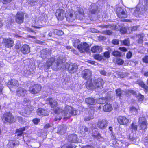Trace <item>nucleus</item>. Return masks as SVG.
I'll use <instances>...</instances> for the list:
<instances>
[{
	"instance_id": "4c0bfd02",
	"label": "nucleus",
	"mask_w": 148,
	"mask_h": 148,
	"mask_svg": "<svg viewBox=\"0 0 148 148\" xmlns=\"http://www.w3.org/2000/svg\"><path fill=\"white\" fill-rule=\"evenodd\" d=\"M116 95L118 96H120L122 95H123L125 93L120 89H117L116 90Z\"/></svg>"
},
{
	"instance_id": "f03ea898",
	"label": "nucleus",
	"mask_w": 148,
	"mask_h": 148,
	"mask_svg": "<svg viewBox=\"0 0 148 148\" xmlns=\"http://www.w3.org/2000/svg\"><path fill=\"white\" fill-rule=\"evenodd\" d=\"M82 77L87 80L86 84V88L88 89H93L102 86L103 80L101 79H98L95 81H92L91 77L92 73L91 71L88 69L83 70L82 73Z\"/></svg>"
},
{
	"instance_id": "f8f14e48",
	"label": "nucleus",
	"mask_w": 148,
	"mask_h": 148,
	"mask_svg": "<svg viewBox=\"0 0 148 148\" xmlns=\"http://www.w3.org/2000/svg\"><path fill=\"white\" fill-rule=\"evenodd\" d=\"M27 92V90L24 88L19 87L17 90L16 94L19 97H23L26 94Z\"/></svg>"
},
{
	"instance_id": "8fccbe9b",
	"label": "nucleus",
	"mask_w": 148,
	"mask_h": 148,
	"mask_svg": "<svg viewBox=\"0 0 148 148\" xmlns=\"http://www.w3.org/2000/svg\"><path fill=\"white\" fill-rule=\"evenodd\" d=\"M104 56L106 58H108L110 57V53L109 51H106L104 53Z\"/></svg>"
},
{
	"instance_id": "bf43d9fd",
	"label": "nucleus",
	"mask_w": 148,
	"mask_h": 148,
	"mask_svg": "<svg viewBox=\"0 0 148 148\" xmlns=\"http://www.w3.org/2000/svg\"><path fill=\"white\" fill-rule=\"evenodd\" d=\"M53 124H47L45 125L44 126L45 128H49L53 126Z\"/></svg>"
},
{
	"instance_id": "a19ab883",
	"label": "nucleus",
	"mask_w": 148,
	"mask_h": 148,
	"mask_svg": "<svg viewBox=\"0 0 148 148\" xmlns=\"http://www.w3.org/2000/svg\"><path fill=\"white\" fill-rule=\"evenodd\" d=\"M58 128V132L61 134H63L66 131V128L64 127H63L62 128V129H61L60 130H59V128Z\"/></svg>"
},
{
	"instance_id": "2f4dec72",
	"label": "nucleus",
	"mask_w": 148,
	"mask_h": 148,
	"mask_svg": "<svg viewBox=\"0 0 148 148\" xmlns=\"http://www.w3.org/2000/svg\"><path fill=\"white\" fill-rule=\"evenodd\" d=\"M26 127H23L22 128L16 129V131L17 133H18L17 134L18 136H20L23 133V132L24 131L26 128Z\"/></svg>"
},
{
	"instance_id": "0e129e2a",
	"label": "nucleus",
	"mask_w": 148,
	"mask_h": 148,
	"mask_svg": "<svg viewBox=\"0 0 148 148\" xmlns=\"http://www.w3.org/2000/svg\"><path fill=\"white\" fill-rule=\"evenodd\" d=\"M3 88V86L2 84L0 83V94L2 93Z\"/></svg>"
},
{
	"instance_id": "ea45409f",
	"label": "nucleus",
	"mask_w": 148,
	"mask_h": 148,
	"mask_svg": "<svg viewBox=\"0 0 148 148\" xmlns=\"http://www.w3.org/2000/svg\"><path fill=\"white\" fill-rule=\"evenodd\" d=\"M54 34L58 35H62L63 34V32L62 31L57 29H55L54 30Z\"/></svg>"
},
{
	"instance_id": "774afa93",
	"label": "nucleus",
	"mask_w": 148,
	"mask_h": 148,
	"mask_svg": "<svg viewBox=\"0 0 148 148\" xmlns=\"http://www.w3.org/2000/svg\"><path fill=\"white\" fill-rule=\"evenodd\" d=\"M26 111H25V112H24L25 114H27L28 115H29L30 114V112H28V111L29 110H28V109L26 110Z\"/></svg>"
},
{
	"instance_id": "c9c22d12",
	"label": "nucleus",
	"mask_w": 148,
	"mask_h": 148,
	"mask_svg": "<svg viewBox=\"0 0 148 148\" xmlns=\"http://www.w3.org/2000/svg\"><path fill=\"white\" fill-rule=\"evenodd\" d=\"M140 8L138 6H137L135 10H134V12L133 13V14L136 16H139V11Z\"/></svg>"
},
{
	"instance_id": "20e7f679",
	"label": "nucleus",
	"mask_w": 148,
	"mask_h": 148,
	"mask_svg": "<svg viewBox=\"0 0 148 148\" xmlns=\"http://www.w3.org/2000/svg\"><path fill=\"white\" fill-rule=\"evenodd\" d=\"M3 121L5 122H13L15 121L14 116L10 112H8L4 114L2 117Z\"/></svg>"
},
{
	"instance_id": "58836bf2",
	"label": "nucleus",
	"mask_w": 148,
	"mask_h": 148,
	"mask_svg": "<svg viewBox=\"0 0 148 148\" xmlns=\"http://www.w3.org/2000/svg\"><path fill=\"white\" fill-rule=\"evenodd\" d=\"M112 55L115 56H120L121 53L118 51H114L112 53Z\"/></svg>"
},
{
	"instance_id": "de8ad7c7",
	"label": "nucleus",
	"mask_w": 148,
	"mask_h": 148,
	"mask_svg": "<svg viewBox=\"0 0 148 148\" xmlns=\"http://www.w3.org/2000/svg\"><path fill=\"white\" fill-rule=\"evenodd\" d=\"M131 128L132 130L136 131L137 129V126L134 123H132L131 125Z\"/></svg>"
},
{
	"instance_id": "603ef678",
	"label": "nucleus",
	"mask_w": 148,
	"mask_h": 148,
	"mask_svg": "<svg viewBox=\"0 0 148 148\" xmlns=\"http://www.w3.org/2000/svg\"><path fill=\"white\" fill-rule=\"evenodd\" d=\"M112 42L114 45H117L119 44V40L117 39H114L112 40Z\"/></svg>"
},
{
	"instance_id": "39448f33",
	"label": "nucleus",
	"mask_w": 148,
	"mask_h": 148,
	"mask_svg": "<svg viewBox=\"0 0 148 148\" xmlns=\"http://www.w3.org/2000/svg\"><path fill=\"white\" fill-rule=\"evenodd\" d=\"M56 16L58 20H62L66 17V13L64 10L59 8L56 10Z\"/></svg>"
},
{
	"instance_id": "423d86ee",
	"label": "nucleus",
	"mask_w": 148,
	"mask_h": 148,
	"mask_svg": "<svg viewBox=\"0 0 148 148\" xmlns=\"http://www.w3.org/2000/svg\"><path fill=\"white\" fill-rule=\"evenodd\" d=\"M41 87L39 84H34V86H30L29 89L30 92L33 94L38 93L41 90Z\"/></svg>"
},
{
	"instance_id": "5fc2aeb1",
	"label": "nucleus",
	"mask_w": 148,
	"mask_h": 148,
	"mask_svg": "<svg viewBox=\"0 0 148 148\" xmlns=\"http://www.w3.org/2000/svg\"><path fill=\"white\" fill-rule=\"evenodd\" d=\"M132 55V53L130 52H129L127 54L126 57L127 58H130Z\"/></svg>"
},
{
	"instance_id": "c756f323",
	"label": "nucleus",
	"mask_w": 148,
	"mask_h": 148,
	"mask_svg": "<svg viewBox=\"0 0 148 148\" xmlns=\"http://www.w3.org/2000/svg\"><path fill=\"white\" fill-rule=\"evenodd\" d=\"M48 52L46 49H44L41 51V56L43 58H45L47 56V54Z\"/></svg>"
},
{
	"instance_id": "412c9836",
	"label": "nucleus",
	"mask_w": 148,
	"mask_h": 148,
	"mask_svg": "<svg viewBox=\"0 0 148 148\" xmlns=\"http://www.w3.org/2000/svg\"><path fill=\"white\" fill-rule=\"evenodd\" d=\"M31 73V71L28 70L25 67L24 69L21 70L19 72V75H23L27 77L30 75Z\"/></svg>"
},
{
	"instance_id": "c85d7f7f",
	"label": "nucleus",
	"mask_w": 148,
	"mask_h": 148,
	"mask_svg": "<svg viewBox=\"0 0 148 148\" xmlns=\"http://www.w3.org/2000/svg\"><path fill=\"white\" fill-rule=\"evenodd\" d=\"M138 84L142 87L143 88L145 89V91L146 93L148 90V87L143 82L141 81H138L137 82Z\"/></svg>"
},
{
	"instance_id": "a878e982",
	"label": "nucleus",
	"mask_w": 148,
	"mask_h": 148,
	"mask_svg": "<svg viewBox=\"0 0 148 148\" xmlns=\"http://www.w3.org/2000/svg\"><path fill=\"white\" fill-rule=\"evenodd\" d=\"M85 101L87 104L93 105L95 103V101L93 98L89 97L86 99Z\"/></svg>"
},
{
	"instance_id": "f257e3e1",
	"label": "nucleus",
	"mask_w": 148,
	"mask_h": 148,
	"mask_svg": "<svg viewBox=\"0 0 148 148\" xmlns=\"http://www.w3.org/2000/svg\"><path fill=\"white\" fill-rule=\"evenodd\" d=\"M47 101L49 102L51 107L53 108L55 113L59 115V117H56L55 118V121L58 120H60L62 116H64V119L70 118L73 115H77L79 113V110H76L75 109L69 106H67L64 108V110H62L59 107L56 108L57 104V101L53 100L51 98L47 99Z\"/></svg>"
},
{
	"instance_id": "79ce46f5",
	"label": "nucleus",
	"mask_w": 148,
	"mask_h": 148,
	"mask_svg": "<svg viewBox=\"0 0 148 148\" xmlns=\"http://www.w3.org/2000/svg\"><path fill=\"white\" fill-rule=\"evenodd\" d=\"M94 58L98 60H101L103 58V56L99 54L96 55L94 56Z\"/></svg>"
},
{
	"instance_id": "338daca9",
	"label": "nucleus",
	"mask_w": 148,
	"mask_h": 148,
	"mask_svg": "<svg viewBox=\"0 0 148 148\" xmlns=\"http://www.w3.org/2000/svg\"><path fill=\"white\" fill-rule=\"evenodd\" d=\"M82 148H94V147L92 146L87 145L82 147Z\"/></svg>"
},
{
	"instance_id": "a18cd8bd",
	"label": "nucleus",
	"mask_w": 148,
	"mask_h": 148,
	"mask_svg": "<svg viewBox=\"0 0 148 148\" xmlns=\"http://www.w3.org/2000/svg\"><path fill=\"white\" fill-rule=\"evenodd\" d=\"M130 111L133 114H136L137 112V110L134 107H132L130 108Z\"/></svg>"
},
{
	"instance_id": "2eb2a0df",
	"label": "nucleus",
	"mask_w": 148,
	"mask_h": 148,
	"mask_svg": "<svg viewBox=\"0 0 148 148\" xmlns=\"http://www.w3.org/2000/svg\"><path fill=\"white\" fill-rule=\"evenodd\" d=\"M107 125V121L105 120H99L98 122L97 127L101 129H104Z\"/></svg>"
},
{
	"instance_id": "09e8293b",
	"label": "nucleus",
	"mask_w": 148,
	"mask_h": 148,
	"mask_svg": "<svg viewBox=\"0 0 148 148\" xmlns=\"http://www.w3.org/2000/svg\"><path fill=\"white\" fill-rule=\"evenodd\" d=\"M127 28L123 27L120 29V32L122 33H125L127 31Z\"/></svg>"
},
{
	"instance_id": "13d9d810",
	"label": "nucleus",
	"mask_w": 148,
	"mask_h": 148,
	"mask_svg": "<svg viewBox=\"0 0 148 148\" xmlns=\"http://www.w3.org/2000/svg\"><path fill=\"white\" fill-rule=\"evenodd\" d=\"M138 28L137 26H133L131 28H130L128 29H131L132 31H134L137 30V29Z\"/></svg>"
},
{
	"instance_id": "e2e57ef3",
	"label": "nucleus",
	"mask_w": 148,
	"mask_h": 148,
	"mask_svg": "<svg viewBox=\"0 0 148 148\" xmlns=\"http://www.w3.org/2000/svg\"><path fill=\"white\" fill-rule=\"evenodd\" d=\"M100 73L104 75H106V73L105 70H101L100 72Z\"/></svg>"
},
{
	"instance_id": "dca6fc26",
	"label": "nucleus",
	"mask_w": 148,
	"mask_h": 148,
	"mask_svg": "<svg viewBox=\"0 0 148 148\" xmlns=\"http://www.w3.org/2000/svg\"><path fill=\"white\" fill-rule=\"evenodd\" d=\"M18 85V81L16 79H13L11 81H9L7 84L8 86L11 90L10 88L14 86H17Z\"/></svg>"
},
{
	"instance_id": "7ed1b4c3",
	"label": "nucleus",
	"mask_w": 148,
	"mask_h": 148,
	"mask_svg": "<svg viewBox=\"0 0 148 148\" xmlns=\"http://www.w3.org/2000/svg\"><path fill=\"white\" fill-rule=\"evenodd\" d=\"M79 14L75 16L73 15L72 12H69L68 14H66V17L67 20L68 21H73L75 18L78 19H82L84 17V13L82 10H79L78 11Z\"/></svg>"
},
{
	"instance_id": "72a5a7b5",
	"label": "nucleus",
	"mask_w": 148,
	"mask_h": 148,
	"mask_svg": "<svg viewBox=\"0 0 148 148\" xmlns=\"http://www.w3.org/2000/svg\"><path fill=\"white\" fill-rule=\"evenodd\" d=\"M16 142L15 140H13L10 141L8 144H7L8 147H12L15 146L16 145Z\"/></svg>"
},
{
	"instance_id": "c03bdc74",
	"label": "nucleus",
	"mask_w": 148,
	"mask_h": 148,
	"mask_svg": "<svg viewBox=\"0 0 148 148\" xmlns=\"http://www.w3.org/2000/svg\"><path fill=\"white\" fill-rule=\"evenodd\" d=\"M97 102L99 103L103 104L106 102V100L103 98H100L97 101Z\"/></svg>"
},
{
	"instance_id": "4be33fe9",
	"label": "nucleus",
	"mask_w": 148,
	"mask_h": 148,
	"mask_svg": "<svg viewBox=\"0 0 148 148\" xmlns=\"http://www.w3.org/2000/svg\"><path fill=\"white\" fill-rule=\"evenodd\" d=\"M129 92L134 94L136 97L139 99V100L140 101H142L144 99V96L139 93H137L133 90H129Z\"/></svg>"
},
{
	"instance_id": "37998d69",
	"label": "nucleus",
	"mask_w": 148,
	"mask_h": 148,
	"mask_svg": "<svg viewBox=\"0 0 148 148\" xmlns=\"http://www.w3.org/2000/svg\"><path fill=\"white\" fill-rule=\"evenodd\" d=\"M30 102L28 100L26 99H25L24 100L23 104L25 106H29L30 105Z\"/></svg>"
},
{
	"instance_id": "0eeeda50",
	"label": "nucleus",
	"mask_w": 148,
	"mask_h": 148,
	"mask_svg": "<svg viewBox=\"0 0 148 148\" xmlns=\"http://www.w3.org/2000/svg\"><path fill=\"white\" fill-rule=\"evenodd\" d=\"M78 49L82 53L88 52L90 49L88 45L86 42L81 43L79 46Z\"/></svg>"
},
{
	"instance_id": "4d7b16f0",
	"label": "nucleus",
	"mask_w": 148,
	"mask_h": 148,
	"mask_svg": "<svg viewBox=\"0 0 148 148\" xmlns=\"http://www.w3.org/2000/svg\"><path fill=\"white\" fill-rule=\"evenodd\" d=\"M104 33L105 34L110 35L112 33V32L109 30H107L104 31Z\"/></svg>"
},
{
	"instance_id": "5701e85b",
	"label": "nucleus",
	"mask_w": 148,
	"mask_h": 148,
	"mask_svg": "<svg viewBox=\"0 0 148 148\" xmlns=\"http://www.w3.org/2000/svg\"><path fill=\"white\" fill-rule=\"evenodd\" d=\"M69 140L73 143L79 142V141L77 138V136L75 134H71L70 136Z\"/></svg>"
},
{
	"instance_id": "3c124183",
	"label": "nucleus",
	"mask_w": 148,
	"mask_h": 148,
	"mask_svg": "<svg viewBox=\"0 0 148 148\" xmlns=\"http://www.w3.org/2000/svg\"><path fill=\"white\" fill-rule=\"evenodd\" d=\"M143 61L145 63H148V56H146L143 58Z\"/></svg>"
},
{
	"instance_id": "e433bc0d",
	"label": "nucleus",
	"mask_w": 148,
	"mask_h": 148,
	"mask_svg": "<svg viewBox=\"0 0 148 148\" xmlns=\"http://www.w3.org/2000/svg\"><path fill=\"white\" fill-rule=\"evenodd\" d=\"M121 42L125 46H128L130 45V41L128 39H126L123 41H121Z\"/></svg>"
},
{
	"instance_id": "393cba45",
	"label": "nucleus",
	"mask_w": 148,
	"mask_h": 148,
	"mask_svg": "<svg viewBox=\"0 0 148 148\" xmlns=\"http://www.w3.org/2000/svg\"><path fill=\"white\" fill-rule=\"evenodd\" d=\"M112 109L111 106L110 104H106L103 107V109L105 112H108L110 111Z\"/></svg>"
},
{
	"instance_id": "9b49d317",
	"label": "nucleus",
	"mask_w": 148,
	"mask_h": 148,
	"mask_svg": "<svg viewBox=\"0 0 148 148\" xmlns=\"http://www.w3.org/2000/svg\"><path fill=\"white\" fill-rule=\"evenodd\" d=\"M24 14L22 12H18L16 16V21L19 24L22 23L24 19Z\"/></svg>"
},
{
	"instance_id": "052dcab7",
	"label": "nucleus",
	"mask_w": 148,
	"mask_h": 148,
	"mask_svg": "<svg viewBox=\"0 0 148 148\" xmlns=\"http://www.w3.org/2000/svg\"><path fill=\"white\" fill-rule=\"evenodd\" d=\"M119 49L123 52H126L127 51V49L125 47H119Z\"/></svg>"
},
{
	"instance_id": "1a4fd4ad",
	"label": "nucleus",
	"mask_w": 148,
	"mask_h": 148,
	"mask_svg": "<svg viewBox=\"0 0 148 148\" xmlns=\"http://www.w3.org/2000/svg\"><path fill=\"white\" fill-rule=\"evenodd\" d=\"M147 123L144 117H140L139 119V125L142 130H145L147 127Z\"/></svg>"
},
{
	"instance_id": "49530a36",
	"label": "nucleus",
	"mask_w": 148,
	"mask_h": 148,
	"mask_svg": "<svg viewBox=\"0 0 148 148\" xmlns=\"http://www.w3.org/2000/svg\"><path fill=\"white\" fill-rule=\"evenodd\" d=\"M116 62L118 64L122 65L124 63V61L121 59L120 58H117L116 60Z\"/></svg>"
},
{
	"instance_id": "6ab92c4d",
	"label": "nucleus",
	"mask_w": 148,
	"mask_h": 148,
	"mask_svg": "<svg viewBox=\"0 0 148 148\" xmlns=\"http://www.w3.org/2000/svg\"><path fill=\"white\" fill-rule=\"evenodd\" d=\"M55 60V59L53 57H51L49 59L44 66L47 69L49 68L53 63Z\"/></svg>"
},
{
	"instance_id": "680f3d73",
	"label": "nucleus",
	"mask_w": 148,
	"mask_h": 148,
	"mask_svg": "<svg viewBox=\"0 0 148 148\" xmlns=\"http://www.w3.org/2000/svg\"><path fill=\"white\" fill-rule=\"evenodd\" d=\"M40 121V120L37 119H35L33 120L34 123L35 124H37Z\"/></svg>"
},
{
	"instance_id": "9d476101",
	"label": "nucleus",
	"mask_w": 148,
	"mask_h": 148,
	"mask_svg": "<svg viewBox=\"0 0 148 148\" xmlns=\"http://www.w3.org/2000/svg\"><path fill=\"white\" fill-rule=\"evenodd\" d=\"M3 42L5 46L8 48H11L14 45V41L11 38L4 39Z\"/></svg>"
},
{
	"instance_id": "7c9ffc66",
	"label": "nucleus",
	"mask_w": 148,
	"mask_h": 148,
	"mask_svg": "<svg viewBox=\"0 0 148 148\" xmlns=\"http://www.w3.org/2000/svg\"><path fill=\"white\" fill-rule=\"evenodd\" d=\"M80 41L78 39H76L73 41V46L75 47L78 48L79 46L80 45Z\"/></svg>"
},
{
	"instance_id": "6e6d98bb",
	"label": "nucleus",
	"mask_w": 148,
	"mask_h": 148,
	"mask_svg": "<svg viewBox=\"0 0 148 148\" xmlns=\"http://www.w3.org/2000/svg\"><path fill=\"white\" fill-rule=\"evenodd\" d=\"M97 8L95 7V9H92V10H91L90 12L92 14H95L97 12Z\"/></svg>"
},
{
	"instance_id": "f3484780",
	"label": "nucleus",
	"mask_w": 148,
	"mask_h": 148,
	"mask_svg": "<svg viewBox=\"0 0 148 148\" xmlns=\"http://www.w3.org/2000/svg\"><path fill=\"white\" fill-rule=\"evenodd\" d=\"M21 51L23 54H27L30 51V48L27 45H24L21 48Z\"/></svg>"
},
{
	"instance_id": "bb28decb",
	"label": "nucleus",
	"mask_w": 148,
	"mask_h": 148,
	"mask_svg": "<svg viewBox=\"0 0 148 148\" xmlns=\"http://www.w3.org/2000/svg\"><path fill=\"white\" fill-rule=\"evenodd\" d=\"M144 35L143 34H138L136 36V39L138 43H142L144 37Z\"/></svg>"
},
{
	"instance_id": "473e14b6",
	"label": "nucleus",
	"mask_w": 148,
	"mask_h": 148,
	"mask_svg": "<svg viewBox=\"0 0 148 148\" xmlns=\"http://www.w3.org/2000/svg\"><path fill=\"white\" fill-rule=\"evenodd\" d=\"M93 112L92 111V112H90V114H89V116H86L84 119L85 121H88L90 120L93 119Z\"/></svg>"
},
{
	"instance_id": "69168bd1",
	"label": "nucleus",
	"mask_w": 148,
	"mask_h": 148,
	"mask_svg": "<svg viewBox=\"0 0 148 148\" xmlns=\"http://www.w3.org/2000/svg\"><path fill=\"white\" fill-rule=\"evenodd\" d=\"M17 120L20 123H21L23 121V119L21 117H18Z\"/></svg>"
},
{
	"instance_id": "ddd939ff",
	"label": "nucleus",
	"mask_w": 148,
	"mask_h": 148,
	"mask_svg": "<svg viewBox=\"0 0 148 148\" xmlns=\"http://www.w3.org/2000/svg\"><path fill=\"white\" fill-rule=\"evenodd\" d=\"M78 66L76 64H71L69 65L68 70L69 73H73L77 71Z\"/></svg>"
},
{
	"instance_id": "f704fd0d",
	"label": "nucleus",
	"mask_w": 148,
	"mask_h": 148,
	"mask_svg": "<svg viewBox=\"0 0 148 148\" xmlns=\"http://www.w3.org/2000/svg\"><path fill=\"white\" fill-rule=\"evenodd\" d=\"M93 136H94L95 138L97 139L100 141H101L103 140L102 137L99 133L97 134V135H93Z\"/></svg>"
},
{
	"instance_id": "aec40b11",
	"label": "nucleus",
	"mask_w": 148,
	"mask_h": 148,
	"mask_svg": "<svg viewBox=\"0 0 148 148\" xmlns=\"http://www.w3.org/2000/svg\"><path fill=\"white\" fill-rule=\"evenodd\" d=\"M37 114L41 116H47L48 115V112L44 109L42 108H39L37 111Z\"/></svg>"
},
{
	"instance_id": "cd10ccee",
	"label": "nucleus",
	"mask_w": 148,
	"mask_h": 148,
	"mask_svg": "<svg viewBox=\"0 0 148 148\" xmlns=\"http://www.w3.org/2000/svg\"><path fill=\"white\" fill-rule=\"evenodd\" d=\"M100 27L102 28H110L112 29H116V26L113 25H104L99 26Z\"/></svg>"
},
{
	"instance_id": "864d4df0",
	"label": "nucleus",
	"mask_w": 148,
	"mask_h": 148,
	"mask_svg": "<svg viewBox=\"0 0 148 148\" xmlns=\"http://www.w3.org/2000/svg\"><path fill=\"white\" fill-rule=\"evenodd\" d=\"M3 4H6L10 3L12 0H0Z\"/></svg>"
},
{
	"instance_id": "b1692460",
	"label": "nucleus",
	"mask_w": 148,
	"mask_h": 148,
	"mask_svg": "<svg viewBox=\"0 0 148 148\" xmlns=\"http://www.w3.org/2000/svg\"><path fill=\"white\" fill-rule=\"evenodd\" d=\"M91 51L93 53H98L102 51L101 47L98 46H95L91 48Z\"/></svg>"
},
{
	"instance_id": "4468645a",
	"label": "nucleus",
	"mask_w": 148,
	"mask_h": 148,
	"mask_svg": "<svg viewBox=\"0 0 148 148\" xmlns=\"http://www.w3.org/2000/svg\"><path fill=\"white\" fill-rule=\"evenodd\" d=\"M117 121L118 123L121 125H126L129 122L128 119L124 116L118 117L117 118Z\"/></svg>"
},
{
	"instance_id": "a211bd4d",
	"label": "nucleus",
	"mask_w": 148,
	"mask_h": 148,
	"mask_svg": "<svg viewBox=\"0 0 148 148\" xmlns=\"http://www.w3.org/2000/svg\"><path fill=\"white\" fill-rule=\"evenodd\" d=\"M64 64L61 58L60 59V58H59V60H57L56 67L54 68V70H57L61 69L62 68H64Z\"/></svg>"
},
{
	"instance_id": "6e6552de",
	"label": "nucleus",
	"mask_w": 148,
	"mask_h": 148,
	"mask_svg": "<svg viewBox=\"0 0 148 148\" xmlns=\"http://www.w3.org/2000/svg\"><path fill=\"white\" fill-rule=\"evenodd\" d=\"M117 14L119 18H125L127 17V12L126 10H123L121 8H119L117 10Z\"/></svg>"
}]
</instances>
